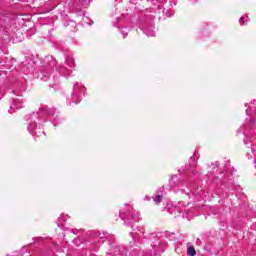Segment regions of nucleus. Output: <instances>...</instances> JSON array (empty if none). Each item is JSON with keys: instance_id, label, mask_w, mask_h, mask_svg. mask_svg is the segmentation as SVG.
I'll list each match as a JSON object with an SVG mask.
<instances>
[{"instance_id": "3", "label": "nucleus", "mask_w": 256, "mask_h": 256, "mask_svg": "<svg viewBox=\"0 0 256 256\" xmlns=\"http://www.w3.org/2000/svg\"><path fill=\"white\" fill-rule=\"evenodd\" d=\"M240 23H243V17H242V18H240Z\"/></svg>"}, {"instance_id": "2", "label": "nucleus", "mask_w": 256, "mask_h": 256, "mask_svg": "<svg viewBox=\"0 0 256 256\" xmlns=\"http://www.w3.org/2000/svg\"><path fill=\"white\" fill-rule=\"evenodd\" d=\"M155 201H156V203H161V201H163L162 196L161 195H157Z\"/></svg>"}, {"instance_id": "1", "label": "nucleus", "mask_w": 256, "mask_h": 256, "mask_svg": "<svg viewBox=\"0 0 256 256\" xmlns=\"http://www.w3.org/2000/svg\"><path fill=\"white\" fill-rule=\"evenodd\" d=\"M188 255L189 256L197 255V252L195 251V247H193V246L188 247Z\"/></svg>"}]
</instances>
